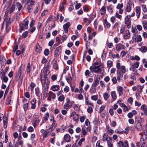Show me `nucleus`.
<instances>
[{"instance_id":"obj_62","label":"nucleus","mask_w":147,"mask_h":147,"mask_svg":"<svg viewBox=\"0 0 147 147\" xmlns=\"http://www.w3.org/2000/svg\"><path fill=\"white\" fill-rule=\"evenodd\" d=\"M28 34V31H26L22 34V36L23 38H25L27 37Z\"/></svg>"},{"instance_id":"obj_58","label":"nucleus","mask_w":147,"mask_h":147,"mask_svg":"<svg viewBox=\"0 0 147 147\" xmlns=\"http://www.w3.org/2000/svg\"><path fill=\"white\" fill-rule=\"evenodd\" d=\"M53 67L56 70H58V65L56 62L53 63Z\"/></svg>"},{"instance_id":"obj_44","label":"nucleus","mask_w":147,"mask_h":147,"mask_svg":"<svg viewBox=\"0 0 147 147\" xmlns=\"http://www.w3.org/2000/svg\"><path fill=\"white\" fill-rule=\"evenodd\" d=\"M79 118V115L77 114L75 115V116L73 117L74 120L76 123H77L78 121Z\"/></svg>"},{"instance_id":"obj_45","label":"nucleus","mask_w":147,"mask_h":147,"mask_svg":"<svg viewBox=\"0 0 147 147\" xmlns=\"http://www.w3.org/2000/svg\"><path fill=\"white\" fill-rule=\"evenodd\" d=\"M15 5H12L10 9L8 10V12H9L10 13L13 12L15 10Z\"/></svg>"},{"instance_id":"obj_6","label":"nucleus","mask_w":147,"mask_h":147,"mask_svg":"<svg viewBox=\"0 0 147 147\" xmlns=\"http://www.w3.org/2000/svg\"><path fill=\"white\" fill-rule=\"evenodd\" d=\"M134 127L137 130L139 131H141L143 129L142 125L138 120L135 121Z\"/></svg>"},{"instance_id":"obj_14","label":"nucleus","mask_w":147,"mask_h":147,"mask_svg":"<svg viewBox=\"0 0 147 147\" xmlns=\"http://www.w3.org/2000/svg\"><path fill=\"white\" fill-rule=\"evenodd\" d=\"M140 109L144 112L146 116L147 115V106L145 104L142 105L140 107Z\"/></svg>"},{"instance_id":"obj_26","label":"nucleus","mask_w":147,"mask_h":147,"mask_svg":"<svg viewBox=\"0 0 147 147\" xmlns=\"http://www.w3.org/2000/svg\"><path fill=\"white\" fill-rule=\"evenodd\" d=\"M49 114L48 112L46 113L44 115V119H43L42 122L43 123L47 121L49 117Z\"/></svg>"},{"instance_id":"obj_61","label":"nucleus","mask_w":147,"mask_h":147,"mask_svg":"<svg viewBox=\"0 0 147 147\" xmlns=\"http://www.w3.org/2000/svg\"><path fill=\"white\" fill-rule=\"evenodd\" d=\"M8 80V77L7 76H5L2 77V80L3 81H4V82L6 83L7 82Z\"/></svg>"},{"instance_id":"obj_29","label":"nucleus","mask_w":147,"mask_h":147,"mask_svg":"<svg viewBox=\"0 0 147 147\" xmlns=\"http://www.w3.org/2000/svg\"><path fill=\"white\" fill-rule=\"evenodd\" d=\"M106 12L105 8V6H102L100 9V12L101 15H104L105 14Z\"/></svg>"},{"instance_id":"obj_18","label":"nucleus","mask_w":147,"mask_h":147,"mask_svg":"<svg viewBox=\"0 0 147 147\" xmlns=\"http://www.w3.org/2000/svg\"><path fill=\"white\" fill-rule=\"evenodd\" d=\"M42 50V48L38 44H37L35 46V51L37 53H39L41 52Z\"/></svg>"},{"instance_id":"obj_56","label":"nucleus","mask_w":147,"mask_h":147,"mask_svg":"<svg viewBox=\"0 0 147 147\" xmlns=\"http://www.w3.org/2000/svg\"><path fill=\"white\" fill-rule=\"evenodd\" d=\"M123 7V3H119L116 6V8L117 9H121Z\"/></svg>"},{"instance_id":"obj_11","label":"nucleus","mask_w":147,"mask_h":147,"mask_svg":"<svg viewBox=\"0 0 147 147\" xmlns=\"http://www.w3.org/2000/svg\"><path fill=\"white\" fill-rule=\"evenodd\" d=\"M61 46L57 47L55 51L54 57H57L58 56L61 52Z\"/></svg>"},{"instance_id":"obj_20","label":"nucleus","mask_w":147,"mask_h":147,"mask_svg":"<svg viewBox=\"0 0 147 147\" xmlns=\"http://www.w3.org/2000/svg\"><path fill=\"white\" fill-rule=\"evenodd\" d=\"M53 122L52 124L50 126L49 129H51V131L54 129L56 127L57 124L55 120L53 119Z\"/></svg>"},{"instance_id":"obj_42","label":"nucleus","mask_w":147,"mask_h":147,"mask_svg":"<svg viewBox=\"0 0 147 147\" xmlns=\"http://www.w3.org/2000/svg\"><path fill=\"white\" fill-rule=\"evenodd\" d=\"M143 135H141V138L140 140V141L141 142H142V141H143V142H142V144L141 146V147H146V146L145 143V142L144 141V138H143Z\"/></svg>"},{"instance_id":"obj_41","label":"nucleus","mask_w":147,"mask_h":147,"mask_svg":"<svg viewBox=\"0 0 147 147\" xmlns=\"http://www.w3.org/2000/svg\"><path fill=\"white\" fill-rule=\"evenodd\" d=\"M36 94L37 96L40 97V93L39 89L38 88H36L35 89Z\"/></svg>"},{"instance_id":"obj_8","label":"nucleus","mask_w":147,"mask_h":147,"mask_svg":"<svg viewBox=\"0 0 147 147\" xmlns=\"http://www.w3.org/2000/svg\"><path fill=\"white\" fill-rule=\"evenodd\" d=\"M134 3L131 0H129L126 5V11L127 12H130L131 10L132 7H134Z\"/></svg>"},{"instance_id":"obj_37","label":"nucleus","mask_w":147,"mask_h":147,"mask_svg":"<svg viewBox=\"0 0 147 147\" xmlns=\"http://www.w3.org/2000/svg\"><path fill=\"white\" fill-rule=\"evenodd\" d=\"M143 27L144 29H147V22L146 21L144 20L142 22Z\"/></svg>"},{"instance_id":"obj_49","label":"nucleus","mask_w":147,"mask_h":147,"mask_svg":"<svg viewBox=\"0 0 147 147\" xmlns=\"http://www.w3.org/2000/svg\"><path fill=\"white\" fill-rule=\"evenodd\" d=\"M98 98V95H96L92 96L91 97V99L94 100L96 101L97 100Z\"/></svg>"},{"instance_id":"obj_38","label":"nucleus","mask_w":147,"mask_h":147,"mask_svg":"<svg viewBox=\"0 0 147 147\" xmlns=\"http://www.w3.org/2000/svg\"><path fill=\"white\" fill-rule=\"evenodd\" d=\"M96 87L94 86H92L90 88V92L91 94H93L96 92Z\"/></svg>"},{"instance_id":"obj_3","label":"nucleus","mask_w":147,"mask_h":147,"mask_svg":"<svg viewBox=\"0 0 147 147\" xmlns=\"http://www.w3.org/2000/svg\"><path fill=\"white\" fill-rule=\"evenodd\" d=\"M70 86L71 90L72 92H74L75 93L79 92V93H82L83 92L82 88L83 86V80L81 81L78 88H76L75 89V86L71 85Z\"/></svg>"},{"instance_id":"obj_30","label":"nucleus","mask_w":147,"mask_h":147,"mask_svg":"<svg viewBox=\"0 0 147 147\" xmlns=\"http://www.w3.org/2000/svg\"><path fill=\"white\" fill-rule=\"evenodd\" d=\"M108 135L107 133H105L103 136V137L102 138V140L104 142H105L108 140Z\"/></svg>"},{"instance_id":"obj_16","label":"nucleus","mask_w":147,"mask_h":147,"mask_svg":"<svg viewBox=\"0 0 147 147\" xmlns=\"http://www.w3.org/2000/svg\"><path fill=\"white\" fill-rule=\"evenodd\" d=\"M60 88V86L57 85H54L52 86L51 88V90L53 91H58Z\"/></svg>"},{"instance_id":"obj_47","label":"nucleus","mask_w":147,"mask_h":147,"mask_svg":"<svg viewBox=\"0 0 147 147\" xmlns=\"http://www.w3.org/2000/svg\"><path fill=\"white\" fill-rule=\"evenodd\" d=\"M66 2L65 1H63L62 2V6L60 7V10L61 11L63 10L64 9V5L66 4Z\"/></svg>"},{"instance_id":"obj_21","label":"nucleus","mask_w":147,"mask_h":147,"mask_svg":"<svg viewBox=\"0 0 147 147\" xmlns=\"http://www.w3.org/2000/svg\"><path fill=\"white\" fill-rule=\"evenodd\" d=\"M117 90L119 93V96H121L123 94V88L121 86H119L117 87Z\"/></svg>"},{"instance_id":"obj_54","label":"nucleus","mask_w":147,"mask_h":147,"mask_svg":"<svg viewBox=\"0 0 147 147\" xmlns=\"http://www.w3.org/2000/svg\"><path fill=\"white\" fill-rule=\"evenodd\" d=\"M113 64V62L111 60L108 61L107 62V65L108 67H111Z\"/></svg>"},{"instance_id":"obj_22","label":"nucleus","mask_w":147,"mask_h":147,"mask_svg":"<svg viewBox=\"0 0 147 147\" xmlns=\"http://www.w3.org/2000/svg\"><path fill=\"white\" fill-rule=\"evenodd\" d=\"M136 16L137 18H139L140 16V7L138 6L136 7Z\"/></svg>"},{"instance_id":"obj_10","label":"nucleus","mask_w":147,"mask_h":147,"mask_svg":"<svg viewBox=\"0 0 147 147\" xmlns=\"http://www.w3.org/2000/svg\"><path fill=\"white\" fill-rule=\"evenodd\" d=\"M125 47L124 45L120 43H119L116 45V49L118 51H120L121 50L125 49Z\"/></svg>"},{"instance_id":"obj_51","label":"nucleus","mask_w":147,"mask_h":147,"mask_svg":"<svg viewBox=\"0 0 147 147\" xmlns=\"http://www.w3.org/2000/svg\"><path fill=\"white\" fill-rule=\"evenodd\" d=\"M36 28L35 27H30V28L29 29L28 31L32 33L35 30Z\"/></svg>"},{"instance_id":"obj_4","label":"nucleus","mask_w":147,"mask_h":147,"mask_svg":"<svg viewBox=\"0 0 147 147\" xmlns=\"http://www.w3.org/2000/svg\"><path fill=\"white\" fill-rule=\"evenodd\" d=\"M29 21L26 19L24 21V23H21L20 24L19 32L21 33L22 31H24L25 30H26L28 28V25Z\"/></svg>"},{"instance_id":"obj_15","label":"nucleus","mask_w":147,"mask_h":147,"mask_svg":"<svg viewBox=\"0 0 147 147\" xmlns=\"http://www.w3.org/2000/svg\"><path fill=\"white\" fill-rule=\"evenodd\" d=\"M70 24L69 22H67L63 26V28L64 30L66 33L68 32V29L70 26Z\"/></svg>"},{"instance_id":"obj_32","label":"nucleus","mask_w":147,"mask_h":147,"mask_svg":"<svg viewBox=\"0 0 147 147\" xmlns=\"http://www.w3.org/2000/svg\"><path fill=\"white\" fill-rule=\"evenodd\" d=\"M73 107L74 109L76 111H79L80 109V106L78 105L75 104L73 106Z\"/></svg>"},{"instance_id":"obj_57","label":"nucleus","mask_w":147,"mask_h":147,"mask_svg":"<svg viewBox=\"0 0 147 147\" xmlns=\"http://www.w3.org/2000/svg\"><path fill=\"white\" fill-rule=\"evenodd\" d=\"M142 39L141 36L140 35H139L137 36V39L136 42H139L142 40Z\"/></svg>"},{"instance_id":"obj_60","label":"nucleus","mask_w":147,"mask_h":147,"mask_svg":"<svg viewBox=\"0 0 147 147\" xmlns=\"http://www.w3.org/2000/svg\"><path fill=\"white\" fill-rule=\"evenodd\" d=\"M129 78L133 80H136V78L135 74V73H133L131 75Z\"/></svg>"},{"instance_id":"obj_36","label":"nucleus","mask_w":147,"mask_h":147,"mask_svg":"<svg viewBox=\"0 0 147 147\" xmlns=\"http://www.w3.org/2000/svg\"><path fill=\"white\" fill-rule=\"evenodd\" d=\"M99 81V80L98 79H96L94 82L92 84V86H94L95 87H96L97 86L98 84Z\"/></svg>"},{"instance_id":"obj_63","label":"nucleus","mask_w":147,"mask_h":147,"mask_svg":"<svg viewBox=\"0 0 147 147\" xmlns=\"http://www.w3.org/2000/svg\"><path fill=\"white\" fill-rule=\"evenodd\" d=\"M143 11L144 12L147 11V9L146 8V6L145 5H141Z\"/></svg>"},{"instance_id":"obj_19","label":"nucleus","mask_w":147,"mask_h":147,"mask_svg":"<svg viewBox=\"0 0 147 147\" xmlns=\"http://www.w3.org/2000/svg\"><path fill=\"white\" fill-rule=\"evenodd\" d=\"M130 37V34L129 31L128 30H125L124 34L123 35V38L125 39H128Z\"/></svg>"},{"instance_id":"obj_50","label":"nucleus","mask_w":147,"mask_h":147,"mask_svg":"<svg viewBox=\"0 0 147 147\" xmlns=\"http://www.w3.org/2000/svg\"><path fill=\"white\" fill-rule=\"evenodd\" d=\"M11 101V96H9L7 98L6 100V104L8 105L10 104Z\"/></svg>"},{"instance_id":"obj_52","label":"nucleus","mask_w":147,"mask_h":147,"mask_svg":"<svg viewBox=\"0 0 147 147\" xmlns=\"http://www.w3.org/2000/svg\"><path fill=\"white\" fill-rule=\"evenodd\" d=\"M65 99V97L63 95L60 96L58 98V100L60 102L63 101Z\"/></svg>"},{"instance_id":"obj_27","label":"nucleus","mask_w":147,"mask_h":147,"mask_svg":"<svg viewBox=\"0 0 147 147\" xmlns=\"http://www.w3.org/2000/svg\"><path fill=\"white\" fill-rule=\"evenodd\" d=\"M3 126L5 128H6L7 126V119L5 117H3Z\"/></svg>"},{"instance_id":"obj_40","label":"nucleus","mask_w":147,"mask_h":147,"mask_svg":"<svg viewBox=\"0 0 147 147\" xmlns=\"http://www.w3.org/2000/svg\"><path fill=\"white\" fill-rule=\"evenodd\" d=\"M137 87L138 91L139 92H141L142 91V89L144 87V85L141 86L140 85H137Z\"/></svg>"},{"instance_id":"obj_12","label":"nucleus","mask_w":147,"mask_h":147,"mask_svg":"<svg viewBox=\"0 0 147 147\" xmlns=\"http://www.w3.org/2000/svg\"><path fill=\"white\" fill-rule=\"evenodd\" d=\"M67 102L63 106L64 108L66 109H69L72 106L71 102L69 101V99L66 100Z\"/></svg>"},{"instance_id":"obj_46","label":"nucleus","mask_w":147,"mask_h":147,"mask_svg":"<svg viewBox=\"0 0 147 147\" xmlns=\"http://www.w3.org/2000/svg\"><path fill=\"white\" fill-rule=\"evenodd\" d=\"M105 24L107 28H109L110 26V24L109 23L106 19L104 20Z\"/></svg>"},{"instance_id":"obj_9","label":"nucleus","mask_w":147,"mask_h":147,"mask_svg":"<svg viewBox=\"0 0 147 147\" xmlns=\"http://www.w3.org/2000/svg\"><path fill=\"white\" fill-rule=\"evenodd\" d=\"M39 117L36 115H34L33 117V120H32V123L34 127H35L36 125L38 124L39 122Z\"/></svg>"},{"instance_id":"obj_33","label":"nucleus","mask_w":147,"mask_h":147,"mask_svg":"<svg viewBox=\"0 0 147 147\" xmlns=\"http://www.w3.org/2000/svg\"><path fill=\"white\" fill-rule=\"evenodd\" d=\"M27 7L26 9V11L29 13L31 12V10L33 9L32 6L28 4H27Z\"/></svg>"},{"instance_id":"obj_1","label":"nucleus","mask_w":147,"mask_h":147,"mask_svg":"<svg viewBox=\"0 0 147 147\" xmlns=\"http://www.w3.org/2000/svg\"><path fill=\"white\" fill-rule=\"evenodd\" d=\"M11 22V21L10 20V18L9 17H7L5 19L3 23L1 28V30H3V28L4 26L5 25V30L6 32H8L11 29L10 25Z\"/></svg>"},{"instance_id":"obj_53","label":"nucleus","mask_w":147,"mask_h":147,"mask_svg":"<svg viewBox=\"0 0 147 147\" xmlns=\"http://www.w3.org/2000/svg\"><path fill=\"white\" fill-rule=\"evenodd\" d=\"M48 13V10L47 9H46L44 10L43 12H42L41 14V15L42 16H45L46 15H47Z\"/></svg>"},{"instance_id":"obj_35","label":"nucleus","mask_w":147,"mask_h":147,"mask_svg":"<svg viewBox=\"0 0 147 147\" xmlns=\"http://www.w3.org/2000/svg\"><path fill=\"white\" fill-rule=\"evenodd\" d=\"M105 107L106 105H103L101 106L99 110L98 111V113H100L102 112L105 109Z\"/></svg>"},{"instance_id":"obj_25","label":"nucleus","mask_w":147,"mask_h":147,"mask_svg":"<svg viewBox=\"0 0 147 147\" xmlns=\"http://www.w3.org/2000/svg\"><path fill=\"white\" fill-rule=\"evenodd\" d=\"M131 18L130 15H127L125 19V24H130L131 22L129 20V19Z\"/></svg>"},{"instance_id":"obj_31","label":"nucleus","mask_w":147,"mask_h":147,"mask_svg":"<svg viewBox=\"0 0 147 147\" xmlns=\"http://www.w3.org/2000/svg\"><path fill=\"white\" fill-rule=\"evenodd\" d=\"M83 10L85 12H88L90 11L89 6L88 5H84L83 6Z\"/></svg>"},{"instance_id":"obj_34","label":"nucleus","mask_w":147,"mask_h":147,"mask_svg":"<svg viewBox=\"0 0 147 147\" xmlns=\"http://www.w3.org/2000/svg\"><path fill=\"white\" fill-rule=\"evenodd\" d=\"M36 86V84L35 83L33 82H31L30 85V89L32 92L34 90V87Z\"/></svg>"},{"instance_id":"obj_24","label":"nucleus","mask_w":147,"mask_h":147,"mask_svg":"<svg viewBox=\"0 0 147 147\" xmlns=\"http://www.w3.org/2000/svg\"><path fill=\"white\" fill-rule=\"evenodd\" d=\"M111 95L113 101L115 100L117 98V96L115 91H112L111 93Z\"/></svg>"},{"instance_id":"obj_2","label":"nucleus","mask_w":147,"mask_h":147,"mask_svg":"<svg viewBox=\"0 0 147 147\" xmlns=\"http://www.w3.org/2000/svg\"><path fill=\"white\" fill-rule=\"evenodd\" d=\"M100 65L97 62H96L93 64L92 66L90 67V69L92 72L99 73L101 71L100 68Z\"/></svg>"},{"instance_id":"obj_23","label":"nucleus","mask_w":147,"mask_h":147,"mask_svg":"<svg viewBox=\"0 0 147 147\" xmlns=\"http://www.w3.org/2000/svg\"><path fill=\"white\" fill-rule=\"evenodd\" d=\"M64 139L66 142H69L70 140V136L68 134H66L64 135Z\"/></svg>"},{"instance_id":"obj_43","label":"nucleus","mask_w":147,"mask_h":147,"mask_svg":"<svg viewBox=\"0 0 147 147\" xmlns=\"http://www.w3.org/2000/svg\"><path fill=\"white\" fill-rule=\"evenodd\" d=\"M139 65V62H136L134 63V64H132L133 68H138Z\"/></svg>"},{"instance_id":"obj_55","label":"nucleus","mask_w":147,"mask_h":147,"mask_svg":"<svg viewBox=\"0 0 147 147\" xmlns=\"http://www.w3.org/2000/svg\"><path fill=\"white\" fill-rule=\"evenodd\" d=\"M85 98L86 99V104L87 105H89L92 106H93V104L89 102V101L88 100V98H87L86 96L85 97Z\"/></svg>"},{"instance_id":"obj_17","label":"nucleus","mask_w":147,"mask_h":147,"mask_svg":"<svg viewBox=\"0 0 147 147\" xmlns=\"http://www.w3.org/2000/svg\"><path fill=\"white\" fill-rule=\"evenodd\" d=\"M36 100L35 98H34L30 102L31 104V108L32 109H35L36 108Z\"/></svg>"},{"instance_id":"obj_64","label":"nucleus","mask_w":147,"mask_h":147,"mask_svg":"<svg viewBox=\"0 0 147 147\" xmlns=\"http://www.w3.org/2000/svg\"><path fill=\"white\" fill-rule=\"evenodd\" d=\"M122 147H129L128 142L127 141H125L123 144Z\"/></svg>"},{"instance_id":"obj_28","label":"nucleus","mask_w":147,"mask_h":147,"mask_svg":"<svg viewBox=\"0 0 147 147\" xmlns=\"http://www.w3.org/2000/svg\"><path fill=\"white\" fill-rule=\"evenodd\" d=\"M140 51L142 53H145L147 51V47L146 46H142L141 48L139 49Z\"/></svg>"},{"instance_id":"obj_48","label":"nucleus","mask_w":147,"mask_h":147,"mask_svg":"<svg viewBox=\"0 0 147 147\" xmlns=\"http://www.w3.org/2000/svg\"><path fill=\"white\" fill-rule=\"evenodd\" d=\"M30 63H28L27 67V69H26V71L28 73V74L30 73Z\"/></svg>"},{"instance_id":"obj_59","label":"nucleus","mask_w":147,"mask_h":147,"mask_svg":"<svg viewBox=\"0 0 147 147\" xmlns=\"http://www.w3.org/2000/svg\"><path fill=\"white\" fill-rule=\"evenodd\" d=\"M87 112L90 113H91L93 112V109L92 107H89L87 109Z\"/></svg>"},{"instance_id":"obj_7","label":"nucleus","mask_w":147,"mask_h":147,"mask_svg":"<svg viewBox=\"0 0 147 147\" xmlns=\"http://www.w3.org/2000/svg\"><path fill=\"white\" fill-rule=\"evenodd\" d=\"M47 77H45L44 78V79H43V80L42 79L41 80V82L42 85L43 84H45V81L46 83V86H45L44 88L43 89V93H47V92L48 91V89L49 88V85L48 84L49 83V82L48 81V80H47V82H46V80H47Z\"/></svg>"},{"instance_id":"obj_5","label":"nucleus","mask_w":147,"mask_h":147,"mask_svg":"<svg viewBox=\"0 0 147 147\" xmlns=\"http://www.w3.org/2000/svg\"><path fill=\"white\" fill-rule=\"evenodd\" d=\"M116 67L118 69L117 70H119V71L121 72L123 74H124L125 73L126 69L125 66L122 65L121 66L120 63L118 62L117 63Z\"/></svg>"},{"instance_id":"obj_13","label":"nucleus","mask_w":147,"mask_h":147,"mask_svg":"<svg viewBox=\"0 0 147 147\" xmlns=\"http://www.w3.org/2000/svg\"><path fill=\"white\" fill-rule=\"evenodd\" d=\"M41 63L43 64L45 63V67L46 68H48L49 66V62H48L47 59L45 57H42Z\"/></svg>"},{"instance_id":"obj_39","label":"nucleus","mask_w":147,"mask_h":147,"mask_svg":"<svg viewBox=\"0 0 147 147\" xmlns=\"http://www.w3.org/2000/svg\"><path fill=\"white\" fill-rule=\"evenodd\" d=\"M109 94H108L107 93H105L103 94V97L105 100H108L109 98Z\"/></svg>"}]
</instances>
